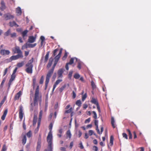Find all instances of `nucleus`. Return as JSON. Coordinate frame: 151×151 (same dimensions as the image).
<instances>
[{
    "label": "nucleus",
    "instance_id": "f257e3e1",
    "mask_svg": "<svg viewBox=\"0 0 151 151\" xmlns=\"http://www.w3.org/2000/svg\"><path fill=\"white\" fill-rule=\"evenodd\" d=\"M62 48L60 49L59 53L57 55H56L54 58L55 61L54 64L51 69L48 71V73L47 75L45 81V90H46L47 88L50 77L51 76V75H52V74L55 67L56 65L57 64L61 57L62 52Z\"/></svg>",
    "mask_w": 151,
    "mask_h": 151
},
{
    "label": "nucleus",
    "instance_id": "f03ea898",
    "mask_svg": "<svg viewBox=\"0 0 151 151\" xmlns=\"http://www.w3.org/2000/svg\"><path fill=\"white\" fill-rule=\"evenodd\" d=\"M34 59V58H32L31 59L28 61L25 65L26 68L25 69V71L28 73L32 74V73L33 68V67L32 63L33 62Z\"/></svg>",
    "mask_w": 151,
    "mask_h": 151
},
{
    "label": "nucleus",
    "instance_id": "7ed1b4c3",
    "mask_svg": "<svg viewBox=\"0 0 151 151\" xmlns=\"http://www.w3.org/2000/svg\"><path fill=\"white\" fill-rule=\"evenodd\" d=\"M41 98V96L39 93V86L38 85L35 91L33 99V104L34 106L38 105V101L39 99Z\"/></svg>",
    "mask_w": 151,
    "mask_h": 151
},
{
    "label": "nucleus",
    "instance_id": "20e7f679",
    "mask_svg": "<svg viewBox=\"0 0 151 151\" xmlns=\"http://www.w3.org/2000/svg\"><path fill=\"white\" fill-rule=\"evenodd\" d=\"M52 136L50 132L48 135L47 137V141L48 143V150L45 149V151H52Z\"/></svg>",
    "mask_w": 151,
    "mask_h": 151
},
{
    "label": "nucleus",
    "instance_id": "39448f33",
    "mask_svg": "<svg viewBox=\"0 0 151 151\" xmlns=\"http://www.w3.org/2000/svg\"><path fill=\"white\" fill-rule=\"evenodd\" d=\"M36 45L37 44L36 43L32 44L27 43L22 46V50H24L25 48H27L28 47L33 48L35 47Z\"/></svg>",
    "mask_w": 151,
    "mask_h": 151
},
{
    "label": "nucleus",
    "instance_id": "423d86ee",
    "mask_svg": "<svg viewBox=\"0 0 151 151\" xmlns=\"http://www.w3.org/2000/svg\"><path fill=\"white\" fill-rule=\"evenodd\" d=\"M12 52L14 54L17 53L18 54H22V52L20 50V47L18 46H16L12 49Z\"/></svg>",
    "mask_w": 151,
    "mask_h": 151
},
{
    "label": "nucleus",
    "instance_id": "0eeeda50",
    "mask_svg": "<svg viewBox=\"0 0 151 151\" xmlns=\"http://www.w3.org/2000/svg\"><path fill=\"white\" fill-rule=\"evenodd\" d=\"M19 117L22 120V119L24 113H23V107L22 105H21L19 107Z\"/></svg>",
    "mask_w": 151,
    "mask_h": 151
},
{
    "label": "nucleus",
    "instance_id": "6e6552de",
    "mask_svg": "<svg viewBox=\"0 0 151 151\" xmlns=\"http://www.w3.org/2000/svg\"><path fill=\"white\" fill-rule=\"evenodd\" d=\"M23 57V54H17L16 55H13L10 58L11 60H15Z\"/></svg>",
    "mask_w": 151,
    "mask_h": 151
},
{
    "label": "nucleus",
    "instance_id": "1a4fd4ad",
    "mask_svg": "<svg viewBox=\"0 0 151 151\" xmlns=\"http://www.w3.org/2000/svg\"><path fill=\"white\" fill-rule=\"evenodd\" d=\"M36 38V36H29L28 39V42L30 43H33L35 41Z\"/></svg>",
    "mask_w": 151,
    "mask_h": 151
},
{
    "label": "nucleus",
    "instance_id": "9d476101",
    "mask_svg": "<svg viewBox=\"0 0 151 151\" xmlns=\"http://www.w3.org/2000/svg\"><path fill=\"white\" fill-rule=\"evenodd\" d=\"M5 19L6 20H7L12 19L14 18V16L12 15L10 13H8L5 14L4 15Z\"/></svg>",
    "mask_w": 151,
    "mask_h": 151
},
{
    "label": "nucleus",
    "instance_id": "9b49d317",
    "mask_svg": "<svg viewBox=\"0 0 151 151\" xmlns=\"http://www.w3.org/2000/svg\"><path fill=\"white\" fill-rule=\"evenodd\" d=\"M0 53L1 55H9L10 53L9 50L2 49L0 50Z\"/></svg>",
    "mask_w": 151,
    "mask_h": 151
},
{
    "label": "nucleus",
    "instance_id": "f8f14e48",
    "mask_svg": "<svg viewBox=\"0 0 151 151\" xmlns=\"http://www.w3.org/2000/svg\"><path fill=\"white\" fill-rule=\"evenodd\" d=\"M62 81V79H58L57 80L55 83L54 84L53 88L52 89V92H53L55 90V88H56L57 85L60 82Z\"/></svg>",
    "mask_w": 151,
    "mask_h": 151
},
{
    "label": "nucleus",
    "instance_id": "ddd939ff",
    "mask_svg": "<svg viewBox=\"0 0 151 151\" xmlns=\"http://www.w3.org/2000/svg\"><path fill=\"white\" fill-rule=\"evenodd\" d=\"M64 70L63 68H61L58 70V78L63 77V74L64 72Z\"/></svg>",
    "mask_w": 151,
    "mask_h": 151
},
{
    "label": "nucleus",
    "instance_id": "4468645a",
    "mask_svg": "<svg viewBox=\"0 0 151 151\" xmlns=\"http://www.w3.org/2000/svg\"><path fill=\"white\" fill-rule=\"evenodd\" d=\"M22 95V92L21 91H19L15 95L14 97V100H18Z\"/></svg>",
    "mask_w": 151,
    "mask_h": 151
},
{
    "label": "nucleus",
    "instance_id": "2eb2a0df",
    "mask_svg": "<svg viewBox=\"0 0 151 151\" xmlns=\"http://www.w3.org/2000/svg\"><path fill=\"white\" fill-rule=\"evenodd\" d=\"M22 13V12L21 8L19 7H18L16 10V13L17 15L19 16L21 15Z\"/></svg>",
    "mask_w": 151,
    "mask_h": 151
},
{
    "label": "nucleus",
    "instance_id": "dca6fc26",
    "mask_svg": "<svg viewBox=\"0 0 151 151\" xmlns=\"http://www.w3.org/2000/svg\"><path fill=\"white\" fill-rule=\"evenodd\" d=\"M1 6L0 7V9L3 11H4L6 8V6L5 4L4 1H2L1 2Z\"/></svg>",
    "mask_w": 151,
    "mask_h": 151
},
{
    "label": "nucleus",
    "instance_id": "f3484780",
    "mask_svg": "<svg viewBox=\"0 0 151 151\" xmlns=\"http://www.w3.org/2000/svg\"><path fill=\"white\" fill-rule=\"evenodd\" d=\"M9 26L11 27H13L14 26H15L16 27H19V25L16 23L15 21H13L12 22H10L9 23Z\"/></svg>",
    "mask_w": 151,
    "mask_h": 151
},
{
    "label": "nucleus",
    "instance_id": "a211bd4d",
    "mask_svg": "<svg viewBox=\"0 0 151 151\" xmlns=\"http://www.w3.org/2000/svg\"><path fill=\"white\" fill-rule=\"evenodd\" d=\"M94 123L95 125L96 126V130L97 132H99V129H98V120L95 119L94 120Z\"/></svg>",
    "mask_w": 151,
    "mask_h": 151
},
{
    "label": "nucleus",
    "instance_id": "6ab92c4d",
    "mask_svg": "<svg viewBox=\"0 0 151 151\" xmlns=\"http://www.w3.org/2000/svg\"><path fill=\"white\" fill-rule=\"evenodd\" d=\"M91 101L92 103L96 105L99 104V102L97 100L93 98H92Z\"/></svg>",
    "mask_w": 151,
    "mask_h": 151
},
{
    "label": "nucleus",
    "instance_id": "aec40b11",
    "mask_svg": "<svg viewBox=\"0 0 151 151\" xmlns=\"http://www.w3.org/2000/svg\"><path fill=\"white\" fill-rule=\"evenodd\" d=\"M111 123L112 126L113 128H115L116 127V126L115 124L114 119L113 117H111Z\"/></svg>",
    "mask_w": 151,
    "mask_h": 151
},
{
    "label": "nucleus",
    "instance_id": "412c9836",
    "mask_svg": "<svg viewBox=\"0 0 151 151\" xmlns=\"http://www.w3.org/2000/svg\"><path fill=\"white\" fill-rule=\"evenodd\" d=\"M37 120V116L36 114L34 115L33 120V125H35L36 124Z\"/></svg>",
    "mask_w": 151,
    "mask_h": 151
},
{
    "label": "nucleus",
    "instance_id": "4be33fe9",
    "mask_svg": "<svg viewBox=\"0 0 151 151\" xmlns=\"http://www.w3.org/2000/svg\"><path fill=\"white\" fill-rule=\"evenodd\" d=\"M27 30H25L22 33V36L24 39H25V37L27 36V34L28 32Z\"/></svg>",
    "mask_w": 151,
    "mask_h": 151
},
{
    "label": "nucleus",
    "instance_id": "5701e85b",
    "mask_svg": "<svg viewBox=\"0 0 151 151\" xmlns=\"http://www.w3.org/2000/svg\"><path fill=\"white\" fill-rule=\"evenodd\" d=\"M66 136L67 138L70 139L71 137V134L70 130H68L66 132Z\"/></svg>",
    "mask_w": 151,
    "mask_h": 151
},
{
    "label": "nucleus",
    "instance_id": "b1692460",
    "mask_svg": "<svg viewBox=\"0 0 151 151\" xmlns=\"http://www.w3.org/2000/svg\"><path fill=\"white\" fill-rule=\"evenodd\" d=\"M52 61L53 59H52V60L51 59V58L50 59L49 63H48L47 66V68H49L51 67L52 63Z\"/></svg>",
    "mask_w": 151,
    "mask_h": 151
},
{
    "label": "nucleus",
    "instance_id": "393cba45",
    "mask_svg": "<svg viewBox=\"0 0 151 151\" xmlns=\"http://www.w3.org/2000/svg\"><path fill=\"white\" fill-rule=\"evenodd\" d=\"M49 53H50L49 51L46 54V55L45 56V60H44V62L45 63H46L48 60V58H49Z\"/></svg>",
    "mask_w": 151,
    "mask_h": 151
},
{
    "label": "nucleus",
    "instance_id": "a878e982",
    "mask_svg": "<svg viewBox=\"0 0 151 151\" xmlns=\"http://www.w3.org/2000/svg\"><path fill=\"white\" fill-rule=\"evenodd\" d=\"M27 141L26 137L25 135L24 136L22 139V144L23 145H24L26 143Z\"/></svg>",
    "mask_w": 151,
    "mask_h": 151
},
{
    "label": "nucleus",
    "instance_id": "bb28decb",
    "mask_svg": "<svg viewBox=\"0 0 151 151\" xmlns=\"http://www.w3.org/2000/svg\"><path fill=\"white\" fill-rule=\"evenodd\" d=\"M33 88H34L35 86L36 83V78L35 77L33 76L32 78Z\"/></svg>",
    "mask_w": 151,
    "mask_h": 151
},
{
    "label": "nucleus",
    "instance_id": "cd10ccee",
    "mask_svg": "<svg viewBox=\"0 0 151 151\" xmlns=\"http://www.w3.org/2000/svg\"><path fill=\"white\" fill-rule=\"evenodd\" d=\"M66 84H65L61 87L59 89V91L60 93L62 92L66 88Z\"/></svg>",
    "mask_w": 151,
    "mask_h": 151
},
{
    "label": "nucleus",
    "instance_id": "c85d7f7f",
    "mask_svg": "<svg viewBox=\"0 0 151 151\" xmlns=\"http://www.w3.org/2000/svg\"><path fill=\"white\" fill-rule=\"evenodd\" d=\"M114 137L113 136H111L110 138V144L111 146L113 145V144Z\"/></svg>",
    "mask_w": 151,
    "mask_h": 151
},
{
    "label": "nucleus",
    "instance_id": "c756f323",
    "mask_svg": "<svg viewBox=\"0 0 151 151\" xmlns=\"http://www.w3.org/2000/svg\"><path fill=\"white\" fill-rule=\"evenodd\" d=\"M41 147V143H37V145L36 148V151H39Z\"/></svg>",
    "mask_w": 151,
    "mask_h": 151
},
{
    "label": "nucleus",
    "instance_id": "7c9ffc66",
    "mask_svg": "<svg viewBox=\"0 0 151 151\" xmlns=\"http://www.w3.org/2000/svg\"><path fill=\"white\" fill-rule=\"evenodd\" d=\"M127 132H128L129 135V138L131 139L132 138V135L130 130L129 129H127L126 130Z\"/></svg>",
    "mask_w": 151,
    "mask_h": 151
},
{
    "label": "nucleus",
    "instance_id": "2f4dec72",
    "mask_svg": "<svg viewBox=\"0 0 151 151\" xmlns=\"http://www.w3.org/2000/svg\"><path fill=\"white\" fill-rule=\"evenodd\" d=\"M76 104L79 107H80L81 105V102L80 100H78L76 102Z\"/></svg>",
    "mask_w": 151,
    "mask_h": 151
},
{
    "label": "nucleus",
    "instance_id": "473e14b6",
    "mask_svg": "<svg viewBox=\"0 0 151 151\" xmlns=\"http://www.w3.org/2000/svg\"><path fill=\"white\" fill-rule=\"evenodd\" d=\"M59 134H58V136L59 137H61L62 136V134L63 132V129H60L58 130Z\"/></svg>",
    "mask_w": 151,
    "mask_h": 151
},
{
    "label": "nucleus",
    "instance_id": "72a5a7b5",
    "mask_svg": "<svg viewBox=\"0 0 151 151\" xmlns=\"http://www.w3.org/2000/svg\"><path fill=\"white\" fill-rule=\"evenodd\" d=\"M68 56V53L65 51L64 54V55L62 59L63 60H65L67 58Z\"/></svg>",
    "mask_w": 151,
    "mask_h": 151
},
{
    "label": "nucleus",
    "instance_id": "f704fd0d",
    "mask_svg": "<svg viewBox=\"0 0 151 151\" xmlns=\"http://www.w3.org/2000/svg\"><path fill=\"white\" fill-rule=\"evenodd\" d=\"M6 78H4V79L2 80L1 85H0V88H2L5 82Z\"/></svg>",
    "mask_w": 151,
    "mask_h": 151
},
{
    "label": "nucleus",
    "instance_id": "c9c22d12",
    "mask_svg": "<svg viewBox=\"0 0 151 151\" xmlns=\"http://www.w3.org/2000/svg\"><path fill=\"white\" fill-rule=\"evenodd\" d=\"M52 126H53V124H52V123H51L49 126V129L50 130V132H49L48 133V134L50 133V132L51 134L52 135V132H51V131H52Z\"/></svg>",
    "mask_w": 151,
    "mask_h": 151
},
{
    "label": "nucleus",
    "instance_id": "e433bc0d",
    "mask_svg": "<svg viewBox=\"0 0 151 151\" xmlns=\"http://www.w3.org/2000/svg\"><path fill=\"white\" fill-rule=\"evenodd\" d=\"M27 136L28 138L32 136V133L31 131H29L27 134Z\"/></svg>",
    "mask_w": 151,
    "mask_h": 151
},
{
    "label": "nucleus",
    "instance_id": "4c0bfd02",
    "mask_svg": "<svg viewBox=\"0 0 151 151\" xmlns=\"http://www.w3.org/2000/svg\"><path fill=\"white\" fill-rule=\"evenodd\" d=\"M80 77V75L78 73H75L74 75V78L76 79H78Z\"/></svg>",
    "mask_w": 151,
    "mask_h": 151
},
{
    "label": "nucleus",
    "instance_id": "58836bf2",
    "mask_svg": "<svg viewBox=\"0 0 151 151\" xmlns=\"http://www.w3.org/2000/svg\"><path fill=\"white\" fill-rule=\"evenodd\" d=\"M44 80V76H42L40 78V79L39 82L40 84H42L43 83Z\"/></svg>",
    "mask_w": 151,
    "mask_h": 151
},
{
    "label": "nucleus",
    "instance_id": "ea45409f",
    "mask_svg": "<svg viewBox=\"0 0 151 151\" xmlns=\"http://www.w3.org/2000/svg\"><path fill=\"white\" fill-rule=\"evenodd\" d=\"M24 62H22L21 63H18L17 64V65L18 67L20 68V67H21L22 66H23V65H24Z\"/></svg>",
    "mask_w": 151,
    "mask_h": 151
},
{
    "label": "nucleus",
    "instance_id": "a19ab883",
    "mask_svg": "<svg viewBox=\"0 0 151 151\" xmlns=\"http://www.w3.org/2000/svg\"><path fill=\"white\" fill-rule=\"evenodd\" d=\"M10 32L11 30L10 29H9L7 32H5L4 35L5 36H7L9 35Z\"/></svg>",
    "mask_w": 151,
    "mask_h": 151
},
{
    "label": "nucleus",
    "instance_id": "79ce46f5",
    "mask_svg": "<svg viewBox=\"0 0 151 151\" xmlns=\"http://www.w3.org/2000/svg\"><path fill=\"white\" fill-rule=\"evenodd\" d=\"M87 96L86 93H85L84 95H83L82 96V100L83 101H84L86 99V98Z\"/></svg>",
    "mask_w": 151,
    "mask_h": 151
},
{
    "label": "nucleus",
    "instance_id": "37998d69",
    "mask_svg": "<svg viewBox=\"0 0 151 151\" xmlns=\"http://www.w3.org/2000/svg\"><path fill=\"white\" fill-rule=\"evenodd\" d=\"M59 49L58 48H57L56 49H55L54 50L53 52V55L54 56H55L56 55V52H57L58 51Z\"/></svg>",
    "mask_w": 151,
    "mask_h": 151
},
{
    "label": "nucleus",
    "instance_id": "c03bdc74",
    "mask_svg": "<svg viewBox=\"0 0 151 151\" xmlns=\"http://www.w3.org/2000/svg\"><path fill=\"white\" fill-rule=\"evenodd\" d=\"M72 107L70 108L69 109L66 110L65 111V114H68L71 112L72 111Z\"/></svg>",
    "mask_w": 151,
    "mask_h": 151
},
{
    "label": "nucleus",
    "instance_id": "a18cd8bd",
    "mask_svg": "<svg viewBox=\"0 0 151 151\" xmlns=\"http://www.w3.org/2000/svg\"><path fill=\"white\" fill-rule=\"evenodd\" d=\"M91 86L93 89L96 88V86L93 81H91Z\"/></svg>",
    "mask_w": 151,
    "mask_h": 151
},
{
    "label": "nucleus",
    "instance_id": "49530a36",
    "mask_svg": "<svg viewBox=\"0 0 151 151\" xmlns=\"http://www.w3.org/2000/svg\"><path fill=\"white\" fill-rule=\"evenodd\" d=\"M73 71H70L69 72V74H68V77L69 78L71 79L73 74Z\"/></svg>",
    "mask_w": 151,
    "mask_h": 151
},
{
    "label": "nucleus",
    "instance_id": "de8ad7c7",
    "mask_svg": "<svg viewBox=\"0 0 151 151\" xmlns=\"http://www.w3.org/2000/svg\"><path fill=\"white\" fill-rule=\"evenodd\" d=\"M74 58H71L69 62L68 63L69 64V65H72L74 63Z\"/></svg>",
    "mask_w": 151,
    "mask_h": 151
},
{
    "label": "nucleus",
    "instance_id": "09e8293b",
    "mask_svg": "<svg viewBox=\"0 0 151 151\" xmlns=\"http://www.w3.org/2000/svg\"><path fill=\"white\" fill-rule=\"evenodd\" d=\"M42 113H43L42 111V110H40V112L39 117V119H42Z\"/></svg>",
    "mask_w": 151,
    "mask_h": 151
},
{
    "label": "nucleus",
    "instance_id": "8fccbe9b",
    "mask_svg": "<svg viewBox=\"0 0 151 151\" xmlns=\"http://www.w3.org/2000/svg\"><path fill=\"white\" fill-rule=\"evenodd\" d=\"M92 113L93 114V117L95 119H96L97 118V114L95 111H92Z\"/></svg>",
    "mask_w": 151,
    "mask_h": 151
},
{
    "label": "nucleus",
    "instance_id": "3c124183",
    "mask_svg": "<svg viewBox=\"0 0 151 151\" xmlns=\"http://www.w3.org/2000/svg\"><path fill=\"white\" fill-rule=\"evenodd\" d=\"M93 150L94 151H98V148L97 147L95 146H93L92 148Z\"/></svg>",
    "mask_w": 151,
    "mask_h": 151
},
{
    "label": "nucleus",
    "instance_id": "603ef678",
    "mask_svg": "<svg viewBox=\"0 0 151 151\" xmlns=\"http://www.w3.org/2000/svg\"><path fill=\"white\" fill-rule=\"evenodd\" d=\"M8 71V68H5V70H4V73H3V76H4L6 74Z\"/></svg>",
    "mask_w": 151,
    "mask_h": 151
},
{
    "label": "nucleus",
    "instance_id": "864d4df0",
    "mask_svg": "<svg viewBox=\"0 0 151 151\" xmlns=\"http://www.w3.org/2000/svg\"><path fill=\"white\" fill-rule=\"evenodd\" d=\"M81 63L80 62H79L78 63L77 65V68L79 70H80L81 68Z\"/></svg>",
    "mask_w": 151,
    "mask_h": 151
},
{
    "label": "nucleus",
    "instance_id": "5fc2aeb1",
    "mask_svg": "<svg viewBox=\"0 0 151 151\" xmlns=\"http://www.w3.org/2000/svg\"><path fill=\"white\" fill-rule=\"evenodd\" d=\"M122 136L123 137H124L126 139H128V137L127 134L125 133H122Z\"/></svg>",
    "mask_w": 151,
    "mask_h": 151
},
{
    "label": "nucleus",
    "instance_id": "6e6d98bb",
    "mask_svg": "<svg viewBox=\"0 0 151 151\" xmlns=\"http://www.w3.org/2000/svg\"><path fill=\"white\" fill-rule=\"evenodd\" d=\"M11 37L13 38L16 37V33H13L10 34Z\"/></svg>",
    "mask_w": 151,
    "mask_h": 151
},
{
    "label": "nucleus",
    "instance_id": "4d7b16f0",
    "mask_svg": "<svg viewBox=\"0 0 151 151\" xmlns=\"http://www.w3.org/2000/svg\"><path fill=\"white\" fill-rule=\"evenodd\" d=\"M76 96V94L74 91H73L72 92V97L73 99H75Z\"/></svg>",
    "mask_w": 151,
    "mask_h": 151
},
{
    "label": "nucleus",
    "instance_id": "13d9d810",
    "mask_svg": "<svg viewBox=\"0 0 151 151\" xmlns=\"http://www.w3.org/2000/svg\"><path fill=\"white\" fill-rule=\"evenodd\" d=\"M96 106L97 108V109H98V110L99 112V113H100L101 112V109H100V106H99V104L97 105Z\"/></svg>",
    "mask_w": 151,
    "mask_h": 151
},
{
    "label": "nucleus",
    "instance_id": "bf43d9fd",
    "mask_svg": "<svg viewBox=\"0 0 151 151\" xmlns=\"http://www.w3.org/2000/svg\"><path fill=\"white\" fill-rule=\"evenodd\" d=\"M90 119H91L90 118H88L86 119L85 121V123H89L91 120Z\"/></svg>",
    "mask_w": 151,
    "mask_h": 151
},
{
    "label": "nucleus",
    "instance_id": "052dcab7",
    "mask_svg": "<svg viewBox=\"0 0 151 151\" xmlns=\"http://www.w3.org/2000/svg\"><path fill=\"white\" fill-rule=\"evenodd\" d=\"M93 132L92 130H90L88 132L90 136L92 135L93 134Z\"/></svg>",
    "mask_w": 151,
    "mask_h": 151
},
{
    "label": "nucleus",
    "instance_id": "680f3d73",
    "mask_svg": "<svg viewBox=\"0 0 151 151\" xmlns=\"http://www.w3.org/2000/svg\"><path fill=\"white\" fill-rule=\"evenodd\" d=\"M103 127H102L101 128V132H100L99 131V132H97V133L99 134H102L103 131Z\"/></svg>",
    "mask_w": 151,
    "mask_h": 151
},
{
    "label": "nucleus",
    "instance_id": "e2e57ef3",
    "mask_svg": "<svg viewBox=\"0 0 151 151\" xmlns=\"http://www.w3.org/2000/svg\"><path fill=\"white\" fill-rule=\"evenodd\" d=\"M7 112H8L7 109H5V111H4V112L3 115H4L5 116H6V115L7 113Z\"/></svg>",
    "mask_w": 151,
    "mask_h": 151
},
{
    "label": "nucleus",
    "instance_id": "0e129e2a",
    "mask_svg": "<svg viewBox=\"0 0 151 151\" xmlns=\"http://www.w3.org/2000/svg\"><path fill=\"white\" fill-rule=\"evenodd\" d=\"M40 39L41 40V41H44L45 40V38L44 36H41Z\"/></svg>",
    "mask_w": 151,
    "mask_h": 151
},
{
    "label": "nucleus",
    "instance_id": "69168bd1",
    "mask_svg": "<svg viewBox=\"0 0 151 151\" xmlns=\"http://www.w3.org/2000/svg\"><path fill=\"white\" fill-rule=\"evenodd\" d=\"M83 108L84 109H86L88 107V105L86 104H84L83 105Z\"/></svg>",
    "mask_w": 151,
    "mask_h": 151
},
{
    "label": "nucleus",
    "instance_id": "338daca9",
    "mask_svg": "<svg viewBox=\"0 0 151 151\" xmlns=\"http://www.w3.org/2000/svg\"><path fill=\"white\" fill-rule=\"evenodd\" d=\"M79 145H80V147L81 149H83V148H84V147L82 144V142H81L80 144H79Z\"/></svg>",
    "mask_w": 151,
    "mask_h": 151
},
{
    "label": "nucleus",
    "instance_id": "774afa93",
    "mask_svg": "<svg viewBox=\"0 0 151 151\" xmlns=\"http://www.w3.org/2000/svg\"><path fill=\"white\" fill-rule=\"evenodd\" d=\"M6 147L5 146H3L1 151H6Z\"/></svg>",
    "mask_w": 151,
    "mask_h": 151
}]
</instances>
